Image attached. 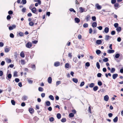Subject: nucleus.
Masks as SVG:
<instances>
[{
  "label": "nucleus",
  "instance_id": "cd10ccee",
  "mask_svg": "<svg viewBox=\"0 0 123 123\" xmlns=\"http://www.w3.org/2000/svg\"><path fill=\"white\" fill-rule=\"evenodd\" d=\"M57 117L58 119H60L61 117V114L60 113H58L57 115Z\"/></svg>",
  "mask_w": 123,
  "mask_h": 123
},
{
  "label": "nucleus",
  "instance_id": "6e6552de",
  "mask_svg": "<svg viewBox=\"0 0 123 123\" xmlns=\"http://www.w3.org/2000/svg\"><path fill=\"white\" fill-rule=\"evenodd\" d=\"M30 78H27V80L28 81V82L30 84H31L33 82V81L31 80H30Z\"/></svg>",
  "mask_w": 123,
  "mask_h": 123
},
{
  "label": "nucleus",
  "instance_id": "5701e85b",
  "mask_svg": "<svg viewBox=\"0 0 123 123\" xmlns=\"http://www.w3.org/2000/svg\"><path fill=\"white\" fill-rule=\"evenodd\" d=\"M38 118L37 117H34L33 118V119L35 123L38 120Z\"/></svg>",
  "mask_w": 123,
  "mask_h": 123
},
{
  "label": "nucleus",
  "instance_id": "72a5a7b5",
  "mask_svg": "<svg viewBox=\"0 0 123 123\" xmlns=\"http://www.w3.org/2000/svg\"><path fill=\"white\" fill-rule=\"evenodd\" d=\"M120 54H119L117 53L115 55V57L116 58H118L120 57Z\"/></svg>",
  "mask_w": 123,
  "mask_h": 123
},
{
  "label": "nucleus",
  "instance_id": "7c9ffc66",
  "mask_svg": "<svg viewBox=\"0 0 123 123\" xmlns=\"http://www.w3.org/2000/svg\"><path fill=\"white\" fill-rule=\"evenodd\" d=\"M94 85V84L93 83H92L90 84L89 85V87L90 88L93 87Z\"/></svg>",
  "mask_w": 123,
  "mask_h": 123
},
{
  "label": "nucleus",
  "instance_id": "13d9d810",
  "mask_svg": "<svg viewBox=\"0 0 123 123\" xmlns=\"http://www.w3.org/2000/svg\"><path fill=\"white\" fill-rule=\"evenodd\" d=\"M19 35L21 37L23 35V33L22 32H20L18 33Z\"/></svg>",
  "mask_w": 123,
  "mask_h": 123
},
{
  "label": "nucleus",
  "instance_id": "2f4dec72",
  "mask_svg": "<svg viewBox=\"0 0 123 123\" xmlns=\"http://www.w3.org/2000/svg\"><path fill=\"white\" fill-rule=\"evenodd\" d=\"M98 89V87L97 86H96L94 87L93 88V89L94 91H96Z\"/></svg>",
  "mask_w": 123,
  "mask_h": 123
},
{
  "label": "nucleus",
  "instance_id": "9d476101",
  "mask_svg": "<svg viewBox=\"0 0 123 123\" xmlns=\"http://www.w3.org/2000/svg\"><path fill=\"white\" fill-rule=\"evenodd\" d=\"M52 81V79L51 77H49L48 79V82L49 83H51Z\"/></svg>",
  "mask_w": 123,
  "mask_h": 123
},
{
  "label": "nucleus",
  "instance_id": "f3484780",
  "mask_svg": "<svg viewBox=\"0 0 123 123\" xmlns=\"http://www.w3.org/2000/svg\"><path fill=\"white\" fill-rule=\"evenodd\" d=\"M110 38H111V37L108 35H106L105 36V40H108Z\"/></svg>",
  "mask_w": 123,
  "mask_h": 123
},
{
  "label": "nucleus",
  "instance_id": "aec40b11",
  "mask_svg": "<svg viewBox=\"0 0 123 123\" xmlns=\"http://www.w3.org/2000/svg\"><path fill=\"white\" fill-rule=\"evenodd\" d=\"M27 98V97L25 96H24L22 98V100L23 101H25Z\"/></svg>",
  "mask_w": 123,
  "mask_h": 123
},
{
  "label": "nucleus",
  "instance_id": "bb28decb",
  "mask_svg": "<svg viewBox=\"0 0 123 123\" xmlns=\"http://www.w3.org/2000/svg\"><path fill=\"white\" fill-rule=\"evenodd\" d=\"M118 117H116L115 118L113 119V121L114 122L116 123L117 122L118 120Z\"/></svg>",
  "mask_w": 123,
  "mask_h": 123
},
{
  "label": "nucleus",
  "instance_id": "e433bc0d",
  "mask_svg": "<svg viewBox=\"0 0 123 123\" xmlns=\"http://www.w3.org/2000/svg\"><path fill=\"white\" fill-rule=\"evenodd\" d=\"M115 71V68H111V73H114Z\"/></svg>",
  "mask_w": 123,
  "mask_h": 123
},
{
  "label": "nucleus",
  "instance_id": "f704fd0d",
  "mask_svg": "<svg viewBox=\"0 0 123 123\" xmlns=\"http://www.w3.org/2000/svg\"><path fill=\"white\" fill-rule=\"evenodd\" d=\"M61 81H56V86H57L59 85L61 83Z\"/></svg>",
  "mask_w": 123,
  "mask_h": 123
},
{
  "label": "nucleus",
  "instance_id": "69168bd1",
  "mask_svg": "<svg viewBox=\"0 0 123 123\" xmlns=\"http://www.w3.org/2000/svg\"><path fill=\"white\" fill-rule=\"evenodd\" d=\"M7 77L9 79H11L12 77V75L11 74H9L7 75Z\"/></svg>",
  "mask_w": 123,
  "mask_h": 123
},
{
  "label": "nucleus",
  "instance_id": "ea45409f",
  "mask_svg": "<svg viewBox=\"0 0 123 123\" xmlns=\"http://www.w3.org/2000/svg\"><path fill=\"white\" fill-rule=\"evenodd\" d=\"M103 61L104 62H107L108 61V59L107 58H105L103 59Z\"/></svg>",
  "mask_w": 123,
  "mask_h": 123
},
{
  "label": "nucleus",
  "instance_id": "473e14b6",
  "mask_svg": "<svg viewBox=\"0 0 123 123\" xmlns=\"http://www.w3.org/2000/svg\"><path fill=\"white\" fill-rule=\"evenodd\" d=\"M6 62L8 63H10L11 62V60L10 59L7 58L6 59Z\"/></svg>",
  "mask_w": 123,
  "mask_h": 123
},
{
  "label": "nucleus",
  "instance_id": "37998d69",
  "mask_svg": "<svg viewBox=\"0 0 123 123\" xmlns=\"http://www.w3.org/2000/svg\"><path fill=\"white\" fill-rule=\"evenodd\" d=\"M34 25V23L31 21L29 23V25L31 26H33Z\"/></svg>",
  "mask_w": 123,
  "mask_h": 123
},
{
  "label": "nucleus",
  "instance_id": "864d4df0",
  "mask_svg": "<svg viewBox=\"0 0 123 123\" xmlns=\"http://www.w3.org/2000/svg\"><path fill=\"white\" fill-rule=\"evenodd\" d=\"M85 84V83L83 81V82H82L80 85V87H82V86H84V85Z\"/></svg>",
  "mask_w": 123,
  "mask_h": 123
},
{
  "label": "nucleus",
  "instance_id": "a211bd4d",
  "mask_svg": "<svg viewBox=\"0 0 123 123\" xmlns=\"http://www.w3.org/2000/svg\"><path fill=\"white\" fill-rule=\"evenodd\" d=\"M116 30L118 32H120L121 30V28L120 27H119L117 28Z\"/></svg>",
  "mask_w": 123,
  "mask_h": 123
},
{
  "label": "nucleus",
  "instance_id": "f03ea898",
  "mask_svg": "<svg viewBox=\"0 0 123 123\" xmlns=\"http://www.w3.org/2000/svg\"><path fill=\"white\" fill-rule=\"evenodd\" d=\"M16 27V26L15 25H13L12 26H10L9 27V29L10 30H12L14 29Z\"/></svg>",
  "mask_w": 123,
  "mask_h": 123
},
{
  "label": "nucleus",
  "instance_id": "dca6fc26",
  "mask_svg": "<svg viewBox=\"0 0 123 123\" xmlns=\"http://www.w3.org/2000/svg\"><path fill=\"white\" fill-rule=\"evenodd\" d=\"M114 52V50H113L109 49L107 51V52L109 54L113 53Z\"/></svg>",
  "mask_w": 123,
  "mask_h": 123
},
{
  "label": "nucleus",
  "instance_id": "39448f33",
  "mask_svg": "<svg viewBox=\"0 0 123 123\" xmlns=\"http://www.w3.org/2000/svg\"><path fill=\"white\" fill-rule=\"evenodd\" d=\"M109 99V97L108 95H106L104 97V99L105 101H107Z\"/></svg>",
  "mask_w": 123,
  "mask_h": 123
},
{
  "label": "nucleus",
  "instance_id": "c85d7f7f",
  "mask_svg": "<svg viewBox=\"0 0 123 123\" xmlns=\"http://www.w3.org/2000/svg\"><path fill=\"white\" fill-rule=\"evenodd\" d=\"M96 66L97 67L98 69H99L100 68V66L99 63L98 62H97L96 64Z\"/></svg>",
  "mask_w": 123,
  "mask_h": 123
},
{
  "label": "nucleus",
  "instance_id": "a18cd8bd",
  "mask_svg": "<svg viewBox=\"0 0 123 123\" xmlns=\"http://www.w3.org/2000/svg\"><path fill=\"white\" fill-rule=\"evenodd\" d=\"M73 61L75 62H77V58L76 57H74L73 58Z\"/></svg>",
  "mask_w": 123,
  "mask_h": 123
},
{
  "label": "nucleus",
  "instance_id": "f257e3e1",
  "mask_svg": "<svg viewBox=\"0 0 123 123\" xmlns=\"http://www.w3.org/2000/svg\"><path fill=\"white\" fill-rule=\"evenodd\" d=\"M32 45L31 42H28L26 44V47L28 48H30L32 46Z\"/></svg>",
  "mask_w": 123,
  "mask_h": 123
},
{
  "label": "nucleus",
  "instance_id": "338daca9",
  "mask_svg": "<svg viewBox=\"0 0 123 123\" xmlns=\"http://www.w3.org/2000/svg\"><path fill=\"white\" fill-rule=\"evenodd\" d=\"M15 80L16 82H18L20 80L18 78H15Z\"/></svg>",
  "mask_w": 123,
  "mask_h": 123
},
{
  "label": "nucleus",
  "instance_id": "7ed1b4c3",
  "mask_svg": "<svg viewBox=\"0 0 123 123\" xmlns=\"http://www.w3.org/2000/svg\"><path fill=\"white\" fill-rule=\"evenodd\" d=\"M95 6L97 7V9L98 10L102 8L101 6L99 5L98 4H95Z\"/></svg>",
  "mask_w": 123,
  "mask_h": 123
},
{
  "label": "nucleus",
  "instance_id": "5fc2aeb1",
  "mask_svg": "<svg viewBox=\"0 0 123 123\" xmlns=\"http://www.w3.org/2000/svg\"><path fill=\"white\" fill-rule=\"evenodd\" d=\"M26 10V8L25 7L23 8L22 9V12H25Z\"/></svg>",
  "mask_w": 123,
  "mask_h": 123
},
{
  "label": "nucleus",
  "instance_id": "bf43d9fd",
  "mask_svg": "<svg viewBox=\"0 0 123 123\" xmlns=\"http://www.w3.org/2000/svg\"><path fill=\"white\" fill-rule=\"evenodd\" d=\"M69 116L71 117H73L74 116V114L73 113H71L69 114Z\"/></svg>",
  "mask_w": 123,
  "mask_h": 123
},
{
  "label": "nucleus",
  "instance_id": "4be33fe9",
  "mask_svg": "<svg viewBox=\"0 0 123 123\" xmlns=\"http://www.w3.org/2000/svg\"><path fill=\"white\" fill-rule=\"evenodd\" d=\"M90 16L89 15H87L85 18L86 19V20L87 21H88L90 19Z\"/></svg>",
  "mask_w": 123,
  "mask_h": 123
},
{
  "label": "nucleus",
  "instance_id": "49530a36",
  "mask_svg": "<svg viewBox=\"0 0 123 123\" xmlns=\"http://www.w3.org/2000/svg\"><path fill=\"white\" fill-rule=\"evenodd\" d=\"M49 120L50 122H53L54 120V118L52 117L49 118Z\"/></svg>",
  "mask_w": 123,
  "mask_h": 123
},
{
  "label": "nucleus",
  "instance_id": "de8ad7c7",
  "mask_svg": "<svg viewBox=\"0 0 123 123\" xmlns=\"http://www.w3.org/2000/svg\"><path fill=\"white\" fill-rule=\"evenodd\" d=\"M115 31H112L111 32V34L112 35H114L115 34Z\"/></svg>",
  "mask_w": 123,
  "mask_h": 123
},
{
  "label": "nucleus",
  "instance_id": "4468645a",
  "mask_svg": "<svg viewBox=\"0 0 123 123\" xmlns=\"http://www.w3.org/2000/svg\"><path fill=\"white\" fill-rule=\"evenodd\" d=\"M32 12L34 13H35L36 11V9L35 7L32 8L31 9Z\"/></svg>",
  "mask_w": 123,
  "mask_h": 123
},
{
  "label": "nucleus",
  "instance_id": "a878e982",
  "mask_svg": "<svg viewBox=\"0 0 123 123\" xmlns=\"http://www.w3.org/2000/svg\"><path fill=\"white\" fill-rule=\"evenodd\" d=\"M73 81L75 83H77L78 82V79L76 78H73Z\"/></svg>",
  "mask_w": 123,
  "mask_h": 123
},
{
  "label": "nucleus",
  "instance_id": "0eeeda50",
  "mask_svg": "<svg viewBox=\"0 0 123 123\" xmlns=\"http://www.w3.org/2000/svg\"><path fill=\"white\" fill-rule=\"evenodd\" d=\"M118 74H113L112 76V78L113 79H115L118 76Z\"/></svg>",
  "mask_w": 123,
  "mask_h": 123
},
{
  "label": "nucleus",
  "instance_id": "2eb2a0df",
  "mask_svg": "<svg viewBox=\"0 0 123 123\" xmlns=\"http://www.w3.org/2000/svg\"><path fill=\"white\" fill-rule=\"evenodd\" d=\"M96 43L98 44H100L102 43V41L100 40H97L96 41Z\"/></svg>",
  "mask_w": 123,
  "mask_h": 123
},
{
  "label": "nucleus",
  "instance_id": "ddd939ff",
  "mask_svg": "<svg viewBox=\"0 0 123 123\" xmlns=\"http://www.w3.org/2000/svg\"><path fill=\"white\" fill-rule=\"evenodd\" d=\"M74 20L77 23H79L80 22V19L77 18H74Z\"/></svg>",
  "mask_w": 123,
  "mask_h": 123
},
{
  "label": "nucleus",
  "instance_id": "1a4fd4ad",
  "mask_svg": "<svg viewBox=\"0 0 123 123\" xmlns=\"http://www.w3.org/2000/svg\"><path fill=\"white\" fill-rule=\"evenodd\" d=\"M10 50V49L7 47L6 46L5 49V52L6 53L8 52Z\"/></svg>",
  "mask_w": 123,
  "mask_h": 123
},
{
  "label": "nucleus",
  "instance_id": "8fccbe9b",
  "mask_svg": "<svg viewBox=\"0 0 123 123\" xmlns=\"http://www.w3.org/2000/svg\"><path fill=\"white\" fill-rule=\"evenodd\" d=\"M38 90L39 91L42 92L43 90V88L42 87H39L38 88Z\"/></svg>",
  "mask_w": 123,
  "mask_h": 123
},
{
  "label": "nucleus",
  "instance_id": "603ef678",
  "mask_svg": "<svg viewBox=\"0 0 123 123\" xmlns=\"http://www.w3.org/2000/svg\"><path fill=\"white\" fill-rule=\"evenodd\" d=\"M61 122H64L66 121V119L65 118H64L62 119Z\"/></svg>",
  "mask_w": 123,
  "mask_h": 123
},
{
  "label": "nucleus",
  "instance_id": "412c9836",
  "mask_svg": "<svg viewBox=\"0 0 123 123\" xmlns=\"http://www.w3.org/2000/svg\"><path fill=\"white\" fill-rule=\"evenodd\" d=\"M29 111L30 112L31 114H32L34 112V110L32 108H30Z\"/></svg>",
  "mask_w": 123,
  "mask_h": 123
},
{
  "label": "nucleus",
  "instance_id": "c03bdc74",
  "mask_svg": "<svg viewBox=\"0 0 123 123\" xmlns=\"http://www.w3.org/2000/svg\"><path fill=\"white\" fill-rule=\"evenodd\" d=\"M118 25H119L118 23H115L114 24V26L115 28H117L118 27Z\"/></svg>",
  "mask_w": 123,
  "mask_h": 123
},
{
  "label": "nucleus",
  "instance_id": "79ce46f5",
  "mask_svg": "<svg viewBox=\"0 0 123 123\" xmlns=\"http://www.w3.org/2000/svg\"><path fill=\"white\" fill-rule=\"evenodd\" d=\"M101 52V51L99 50H98L96 51V53L97 55L100 54Z\"/></svg>",
  "mask_w": 123,
  "mask_h": 123
},
{
  "label": "nucleus",
  "instance_id": "0e129e2a",
  "mask_svg": "<svg viewBox=\"0 0 123 123\" xmlns=\"http://www.w3.org/2000/svg\"><path fill=\"white\" fill-rule=\"evenodd\" d=\"M22 2L23 4H25L26 3V0H22Z\"/></svg>",
  "mask_w": 123,
  "mask_h": 123
},
{
  "label": "nucleus",
  "instance_id": "c756f323",
  "mask_svg": "<svg viewBox=\"0 0 123 123\" xmlns=\"http://www.w3.org/2000/svg\"><path fill=\"white\" fill-rule=\"evenodd\" d=\"M69 64L68 63H66L65 64V67L66 68H68L69 67Z\"/></svg>",
  "mask_w": 123,
  "mask_h": 123
},
{
  "label": "nucleus",
  "instance_id": "423d86ee",
  "mask_svg": "<svg viewBox=\"0 0 123 123\" xmlns=\"http://www.w3.org/2000/svg\"><path fill=\"white\" fill-rule=\"evenodd\" d=\"M54 65L55 67H58L60 65V63L58 62H55L54 63Z\"/></svg>",
  "mask_w": 123,
  "mask_h": 123
},
{
  "label": "nucleus",
  "instance_id": "774afa93",
  "mask_svg": "<svg viewBox=\"0 0 123 123\" xmlns=\"http://www.w3.org/2000/svg\"><path fill=\"white\" fill-rule=\"evenodd\" d=\"M102 74L100 73H98L97 74V76L98 77H101Z\"/></svg>",
  "mask_w": 123,
  "mask_h": 123
},
{
  "label": "nucleus",
  "instance_id": "3c124183",
  "mask_svg": "<svg viewBox=\"0 0 123 123\" xmlns=\"http://www.w3.org/2000/svg\"><path fill=\"white\" fill-rule=\"evenodd\" d=\"M69 10L71 12H76L75 11L73 8H70L69 9Z\"/></svg>",
  "mask_w": 123,
  "mask_h": 123
},
{
  "label": "nucleus",
  "instance_id": "f8f14e48",
  "mask_svg": "<svg viewBox=\"0 0 123 123\" xmlns=\"http://www.w3.org/2000/svg\"><path fill=\"white\" fill-rule=\"evenodd\" d=\"M109 28L107 27L105 28L104 29V32L105 33H108L109 31Z\"/></svg>",
  "mask_w": 123,
  "mask_h": 123
},
{
  "label": "nucleus",
  "instance_id": "4d7b16f0",
  "mask_svg": "<svg viewBox=\"0 0 123 123\" xmlns=\"http://www.w3.org/2000/svg\"><path fill=\"white\" fill-rule=\"evenodd\" d=\"M116 0H111V2L112 4H114L116 3Z\"/></svg>",
  "mask_w": 123,
  "mask_h": 123
},
{
  "label": "nucleus",
  "instance_id": "393cba45",
  "mask_svg": "<svg viewBox=\"0 0 123 123\" xmlns=\"http://www.w3.org/2000/svg\"><path fill=\"white\" fill-rule=\"evenodd\" d=\"M22 65H24L25 64V62L24 60H22L20 61Z\"/></svg>",
  "mask_w": 123,
  "mask_h": 123
},
{
  "label": "nucleus",
  "instance_id": "09e8293b",
  "mask_svg": "<svg viewBox=\"0 0 123 123\" xmlns=\"http://www.w3.org/2000/svg\"><path fill=\"white\" fill-rule=\"evenodd\" d=\"M98 84L99 86H100L102 85V83L101 81H99L98 82Z\"/></svg>",
  "mask_w": 123,
  "mask_h": 123
},
{
  "label": "nucleus",
  "instance_id": "680f3d73",
  "mask_svg": "<svg viewBox=\"0 0 123 123\" xmlns=\"http://www.w3.org/2000/svg\"><path fill=\"white\" fill-rule=\"evenodd\" d=\"M11 102L12 104L13 105H14L15 104V101L13 100H12L11 101Z\"/></svg>",
  "mask_w": 123,
  "mask_h": 123
},
{
  "label": "nucleus",
  "instance_id": "58836bf2",
  "mask_svg": "<svg viewBox=\"0 0 123 123\" xmlns=\"http://www.w3.org/2000/svg\"><path fill=\"white\" fill-rule=\"evenodd\" d=\"M46 104L47 106H49L50 105V102L49 101H47L46 102Z\"/></svg>",
  "mask_w": 123,
  "mask_h": 123
},
{
  "label": "nucleus",
  "instance_id": "e2e57ef3",
  "mask_svg": "<svg viewBox=\"0 0 123 123\" xmlns=\"http://www.w3.org/2000/svg\"><path fill=\"white\" fill-rule=\"evenodd\" d=\"M10 37L12 38H13L14 37V35L13 34L11 33L10 35Z\"/></svg>",
  "mask_w": 123,
  "mask_h": 123
},
{
  "label": "nucleus",
  "instance_id": "c9c22d12",
  "mask_svg": "<svg viewBox=\"0 0 123 123\" xmlns=\"http://www.w3.org/2000/svg\"><path fill=\"white\" fill-rule=\"evenodd\" d=\"M49 98L51 100H54V98L53 96L52 95H50L49 96Z\"/></svg>",
  "mask_w": 123,
  "mask_h": 123
},
{
  "label": "nucleus",
  "instance_id": "6ab92c4d",
  "mask_svg": "<svg viewBox=\"0 0 123 123\" xmlns=\"http://www.w3.org/2000/svg\"><path fill=\"white\" fill-rule=\"evenodd\" d=\"M97 25V23L96 22H94L92 23V26L93 27H96Z\"/></svg>",
  "mask_w": 123,
  "mask_h": 123
},
{
  "label": "nucleus",
  "instance_id": "6e6d98bb",
  "mask_svg": "<svg viewBox=\"0 0 123 123\" xmlns=\"http://www.w3.org/2000/svg\"><path fill=\"white\" fill-rule=\"evenodd\" d=\"M85 66L87 67H88L90 66V64L89 62H87L85 64Z\"/></svg>",
  "mask_w": 123,
  "mask_h": 123
},
{
  "label": "nucleus",
  "instance_id": "052dcab7",
  "mask_svg": "<svg viewBox=\"0 0 123 123\" xmlns=\"http://www.w3.org/2000/svg\"><path fill=\"white\" fill-rule=\"evenodd\" d=\"M92 19L93 21H94L96 20V18L95 16H92Z\"/></svg>",
  "mask_w": 123,
  "mask_h": 123
},
{
  "label": "nucleus",
  "instance_id": "a19ab883",
  "mask_svg": "<svg viewBox=\"0 0 123 123\" xmlns=\"http://www.w3.org/2000/svg\"><path fill=\"white\" fill-rule=\"evenodd\" d=\"M83 26L84 28L87 27L88 26V25L87 23H85L83 25Z\"/></svg>",
  "mask_w": 123,
  "mask_h": 123
},
{
  "label": "nucleus",
  "instance_id": "20e7f679",
  "mask_svg": "<svg viewBox=\"0 0 123 123\" xmlns=\"http://www.w3.org/2000/svg\"><path fill=\"white\" fill-rule=\"evenodd\" d=\"M28 66L29 67H30L33 69L34 70H35V66L34 65H32L31 64H29L28 65Z\"/></svg>",
  "mask_w": 123,
  "mask_h": 123
},
{
  "label": "nucleus",
  "instance_id": "4c0bfd02",
  "mask_svg": "<svg viewBox=\"0 0 123 123\" xmlns=\"http://www.w3.org/2000/svg\"><path fill=\"white\" fill-rule=\"evenodd\" d=\"M114 6L115 7L118 8L119 6V4L118 3H116L114 4Z\"/></svg>",
  "mask_w": 123,
  "mask_h": 123
},
{
  "label": "nucleus",
  "instance_id": "b1692460",
  "mask_svg": "<svg viewBox=\"0 0 123 123\" xmlns=\"http://www.w3.org/2000/svg\"><path fill=\"white\" fill-rule=\"evenodd\" d=\"M20 55L21 57L23 58L25 57V55L23 51H22L20 53Z\"/></svg>",
  "mask_w": 123,
  "mask_h": 123
},
{
  "label": "nucleus",
  "instance_id": "9b49d317",
  "mask_svg": "<svg viewBox=\"0 0 123 123\" xmlns=\"http://www.w3.org/2000/svg\"><path fill=\"white\" fill-rule=\"evenodd\" d=\"M80 12L81 13H82L83 12H85V9L84 8H82V7L79 8Z\"/></svg>",
  "mask_w": 123,
  "mask_h": 123
}]
</instances>
